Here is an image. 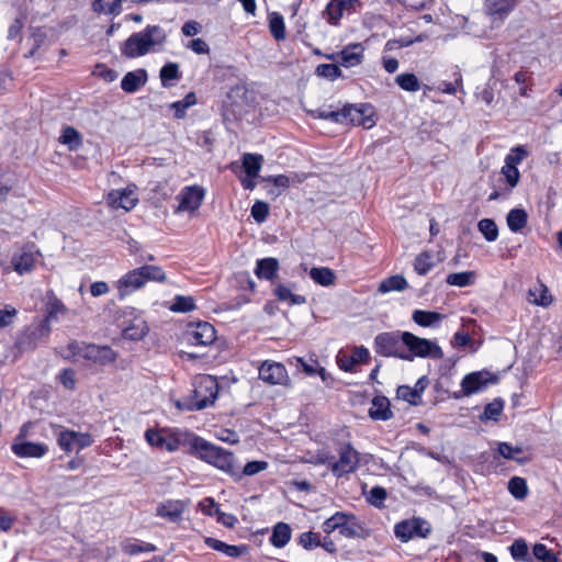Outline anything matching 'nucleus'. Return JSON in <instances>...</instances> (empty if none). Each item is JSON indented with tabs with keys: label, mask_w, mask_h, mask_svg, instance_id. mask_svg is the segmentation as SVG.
Returning a JSON list of instances; mask_svg holds the SVG:
<instances>
[{
	"label": "nucleus",
	"mask_w": 562,
	"mask_h": 562,
	"mask_svg": "<svg viewBox=\"0 0 562 562\" xmlns=\"http://www.w3.org/2000/svg\"><path fill=\"white\" fill-rule=\"evenodd\" d=\"M269 204L263 201H256L251 206V216L257 223H263L269 215Z\"/></svg>",
	"instance_id": "4d7b16f0"
},
{
	"label": "nucleus",
	"mask_w": 562,
	"mask_h": 562,
	"mask_svg": "<svg viewBox=\"0 0 562 562\" xmlns=\"http://www.w3.org/2000/svg\"><path fill=\"white\" fill-rule=\"evenodd\" d=\"M159 78L164 88H170L181 78L179 65L177 63H167L159 71Z\"/></svg>",
	"instance_id": "2f4dec72"
},
{
	"label": "nucleus",
	"mask_w": 562,
	"mask_h": 562,
	"mask_svg": "<svg viewBox=\"0 0 562 562\" xmlns=\"http://www.w3.org/2000/svg\"><path fill=\"white\" fill-rule=\"evenodd\" d=\"M477 229L487 241H495L498 237V228L494 220L483 218L477 223Z\"/></svg>",
	"instance_id": "37998d69"
},
{
	"label": "nucleus",
	"mask_w": 562,
	"mask_h": 562,
	"mask_svg": "<svg viewBox=\"0 0 562 562\" xmlns=\"http://www.w3.org/2000/svg\"><path fill=\"white\" fill-rule=\"evenodd\" d=\"M369 416L374 420H389L393 413L390 409V401L385 396H375L369 408Z\"/></svg>",
	"instance_id": "bb28decb"
},
{
	"label": "nucleus",
	"mask_w": 562,
	"mask_h": 562,
	"mask_svg": "<svg viewBox=\"0 0 562 562\" xmlns=\"http://www.w3.org/2000/svg\"><path fill=\"white\" fill-rule=\"evenodd\" d=\"M360 462L359 452L351 447L346 445L339 450V460L330 462V470L336 476H342L353 472Z\"/></svg>",
	"instance_id": "9b49d317"
},
{
	"label": "nucleus",
	"mask_w": 562,
	"mask_h": 562,
	"mask_svg": "<svg viewBox=\"0 0 562 562\" xmlns=\"http://www.w3.org/2000/svg\"><path fill=\"white\" fill-rule=\"evenodd\" d=\"M48 319L58 321L61 316L68 313V308L65 304L55 295L49 297L47 304Z\"/></svg>",
	"instance_id": "49530a36"
},
{
	"label": "nucleus",
	"mask_w": 562,
	"mask_h": 562,
	"mask_svg": "<svg viewBox=\"0 0 562 562\" xmlns=\"http://www.w3.org/2000/svg\"><path fill=\"white\" fill-rule=\"evenodd\" d=\"M167 41V34L159 25H147L142 32L133 33L121 47L127 58L144 56L159 50Z\"/></svg>",
	"instance_id": "f03ea898"
},
{
	"label": "nucleus",
	"mask_w": 562,
	"mask_h": 562,
	"mask_svg": "<svg viewBox=\"0 0 562 562\" xmlns=\"http://www.w3.org/2000/svg\"><path fill=\"white\" fill-rule=\"evenodd\" d=\"M310 114L315 119H324L335 123H344V114H340V110L333 111L326 108H321L310 111Z\"/></svg>",
	"instance_id": "864d4df0"
},
{
	"label": "nucleus",
	"mask_w": 562,
	"mask_h": 562,
	"mask_svg": "<svg viewBox=\"0 0 562 562\" xmlns=\"http://www.w3.org/2000/svg\"><path fill=\"white\" fill-rule=\"evenodd\" d=\"M291 528L285 522H278L272 530L270 542L276 548H283L291 539Z\"/></svg>",
	"instance_id": "7c9ffc66"
},
{
	"label": "nucleus",
	"mask_w": 562,
	"mask_h": 562,
	"mask_svg": "<svg viewBox=\"0 0 562 562\" xmlns=\"http://www.w3.org/2000/svg\"><path fill=\"white\" fill-rule=\"evenodd\" d=\"M503 411V402L501 400H494L485 406L483 417L485 419L497 420Z\"/></svg>",
	"instance_id": "bf43d9fd"
},
{
	"label": "nucleus",
	"mask_w": 562,
	"mask_h": 562,
	"mask_svg": "<svg viewBox=\"0 0 562 562\" xmlns=\"http://www.w3.org/2000/svg\"><path fill=\"white\" fill-rule=\"evenodd\" d=\"M184 512V504L180 501H168L157 507V515L170 521H177Z\"/></svg>",
	"instance_id": "cd10ccee"
},
{
	"label": "nucleus",
	"mask_w": 562,
	"mask_h": 562,
	"mask_svg": "<svg viewBox=\"0 0 562 562\" xmlns=\"http://www.w3.org/2000/svg\"><path fill=\"white\" fill-rule=\"evenodd\" d=\"M148 333V326L140 318L134 319L123 331V336L130 340H140Z\"/></svg>",
	"instance_id": "c9c22d12"
},
{
	"label": "nucleus",
	"mask_w": 562,
	"mask_h": 562,
	"mask_svg": "<svg viewBox=\"0 0 562 562\" xmlns=\"http://www.w3.org/2000/svg\"><path fill=\"white\" fill-rule=\"evenodd\" d=\"M145 438L151 447L173 452L184 446H189L191 449V439L195 438V435L180 429L168 432L165 430L148 429L145 432Z\"/></svg>",
	"instance_id": "39448f33"
},
{
	"label": "nucleus",
	"mask_w": 562,
	"mask_h": 562,
	"mask_svg": "<svg viewBox=\"0 0 562 562\" xmlns=\"http://www.w3.org/2000/svg\"><path fill=\"white\" fill-rule=\"evenodd\" d=\"M204 195V189L199 186L184 187L177 196L179 200V205L176 209V212L180 213L196 211L201 206Z\"/></svg>",
	"instance_id": "4468645a"
},
{
	"label": "nucleus",
	"mask_w": 562,
	"mask_h": 562,
	"mask_svg": "<svg viewBox=\"0 0 562 562\" xmlns=\"http://www.w3.org/2000/svg\"><path fill=\"white\" fill-rule=\"evenodd\" d=\"M370 353L364 347H356L351 355L339 353L337 357L338 366L346 372H352L355 366L368 361Z\"/></svg>",
	"instance_id": "4be33fe9"
},
{
	"label": "nucleus",
	"mask_w": 562,
	"mask_h": 562,
	"mask_svg": "<svg viewBox=\"0 0 562 562\" xmlns=\"http://www.w3.org/2000/svg\"><path fill=\"white\" fill-rule=\"evenodd\" d=\"M268 468L266 461H250L241 470L239 469L240 479L243 476H252L259 472L265 471Z\"/></svg>",
	"instance_id": "13d9d810"
},
{
	"label": "nucleus",
	"mask_w": 562,
	"mask_h": 562,
	"mask_svg": "<svg viewBox=\"0 0 562 562\" xmlns=\"http://www.w3.org/2000/svg\"><path fill=\"white\" fill-rule=\"evenodd\" d=\"M296 362H297V366H300L306 374H308V375L319 374L322 376V379L325 380L326 371L323 367H321L318 364L317 360L310 359L308 361H306L302 358H296Z\"/></svg>",
	"instance_id": "09e8293b"
},
{
	"label": "nucleus",
	"mask_w": 562,
	"mask_h": 562,
	"mask_svg": "<svg viewBox=\"0 0 562 562\" xmlns=\"http://www.w3.org/2000/svg\"><path fill=\"white\" fill-rule=\"evenodd\" d=\"M396 395L397 398L404 400L412 405H417L418 401L420 400V391L407 385L398 386Z\"/></svg>",
	"instance_id": "5fc2aeb1"
},
{
	"label": "nucleus",
	"mask_w": 562,
	"mask_h": 562,
	"mask_svg": "<svg viewBox=\"0 0 562 562\" xmlns=\"http://www.w3.org/2000/svg\"><path fill=\"white\" fill-rule=\"evenodd\" d=\"M322 529L327 535L338 531L345 538L360 537L363 532V527L358 518L345 512H337L327 518L322 524Z\"/></svg>",
	"instance_id": "0eeeda50"
},
{
	"label": "nucleus",
	"mask_w": 562,
	"mask_h": 562,
	"mask_svg": "<svg viewBox=\"0 0 562 562\" xmlns=\"http://www.w3.org/2000/svg\"><path fill=\"white\" fill-rule=\"evenodd\" d=\"M259 378L271 385L285 384L289 380L285 367L280 362L265 361L259 368Z\"/></svg>",
	"instance_id": "6ab92c4d"
},
{
	"label": "nucleus",
	"mask_w": 562,
	"mask_h": 562,
	"mask_svg": "<svg viewBox=\"0 0 562 562\" xmlns=\"http://www.w3.org/2000/svg\"><path fill=\"white\" fill-rule=\"evenodd\" d=\"M490 382L487 372H472L467 374L461 382L462 392L469 396L482 391Z\"/></svg>",
	"instance_id": "412c9836"
},
{
	"label": "nucleus",
	"mask_w": 562,
	"mask_h": 562,
	"mask_svg": "<svg viewBox=\"0 0 562 562\" xmlns=\"http://www.w3.org/2000/svg\"><path fill=\"white\" fill-rule=\"evenodd\" d=\"M175 313H188L195 308L194 299L187 295H177L169 307Z\"/></svg>",
	"instance_id": "a18cd8bd"
},
{
	"label": "nucleus",
	"mask_w": 562,
	"mask_h": 562,
	"mask_svg": "<svg viewBox=\"0 0 562 562\" xmlns=\"http://www.w3.org/2000/svg\"><path fill=\"white\" fill-rule=\"evenodd\" d=\"M299 543L304 549L311 550V549L319 547L321 539H319L317 533L312 532V531H307V532H303L300 536Z\"/></svg>",
	"instance_id": "052dcab7"
},
{
	"label": "nucleus",
	"mask_w": 562,
	"mask_h": 562,
	"mask_svg": "<svg viewBox=\"0 0 562 562\" xmlns=\"http://www.w3.org/2000/svg\"><path fill=\"white\" fill-rule=\"evenodd\" d=\"M526 156L527 151L522 147L518 146L514 148L509 155H507L505 164L517 167V165H519Z\"/></svg>",
	"instance_id": "0e129e2a"
},
{
	"label": "nucleus",
	"mask_w": 562,
	"mask_h": 562,
	"mask_svg": "<svg viewBox=\"0 0 562 562\" xmlns=\"http://www.w3.org/2000/svg\"><path fill=\"white\" fill-rule=\"evenodd\" d=\"M406 288H407L406 279L402 276L396 274V276H392V277L384 279L380 283L378 291L380 293H387L391 291H403Z\"/></svg>",
	"instance_id": "4c0bfd02"
},
{
	"label": "nucleus",
	"mask_w": 562,
	"mask_h": 562,
	"mask_svg": "<svg viewBox=\"0 0 562 562\" xmlns=\"http://www.w3.org/2000/svg\"><path fill=\"white\" fill-rule=\"evenodd\" d=\"M188 339L195 346H209L216 339V331L213 325L207 322L190 324Z\"/></svg>",
	"instance_id": "a211bd4d"
},
{
	"label": "nucleus",
	"mask_w": 562,
	"mask_h": 562,
	"mask_svg": "<svg viewBox=\"0 0 562 562\" xmlns=\"http://www.w3.org/2000/svg\"><path fill=\"white\" fill-rule=\"evenodd\" d=\"M147 79V71L143 68L128 71L121 81V88L126 93H134L146 85Z\"/></svg>",
	"instance_id": "5701e85b"
},
{
	"label": "nucleus",
	"mask_w": 562,
	"mask_h": 562,
	"mask_svg": "<svg viewBox=\"0 0 562 562\" xmlns=\"http://www.w3.org/2000/svg\"><path fill=\"white\" fill-rule=\"evenodd\" d=\"M516 0H486L485 10L494 20L503 21L515 8Z\"/></svg>",
	"instance_id": "b1692460"
},
{
	"label": "nucleus",
	"mask_w": 562,
	"mask_h": 562,
	"mask_svg": "<svg viewBox=\"0 0 562 562\" xmlns=\"http://www.w3.org/2000/svg\"><path fill=\"white\" fill-rule=\"evenodd\" d=\"M430 531V524L418 517L403 520L394 527V533L402 542H407L413 538H427Z\"/></svg>",
	"instance_id": "9d476101"
},
{
	"label": "nucleus",
	"mask_w": 562,
	"mask_h": 562,
	"mask_svg": "<svg viewBox=\"0 0 562 562\" xmlns=\"http://www.w3.org/2000/svg\"><path fill=\"white\" fill-rule=\"evenodd\" d=\"M241 161L246 175L250 178H256L261 169L263 157L247 153L243 155Z\"/></svg>",
	"instance_id": "f704fd0d"
},
{
	"label": "nucleus",
	"mask_w": 562,
	"mask_h": 562,
	"mask_svg": "<svg viewBox=\"0 0 562 562\" xmlns=\"http://www.w3.org/2000/svg\"><path fill=\"white\" fill-rule=\"evenodd\" d=\"M166 274L158 266H142L122 276L117 283L120 297H125L143 288L148 281L165 282Z\"/></svg>",
	"instance_id": "20e7f679"
},
{
	"label": "nucleus",
	"mask_w": 562,
	"mask_h": 562,
	"mask_svg": "<svg viewBox=\"0 0 562 562\" xmlns=\"http://www.w3.org/2000/svg\"><path fill=\"white\" fill-rule=\"evenodd\" d=\"M16 316V310L13 307L10 308H0V329H3L10 326Z\"/></svg>",
	"instance_id": "774afa93"
},
{
	"label": "nucleus",
	"mask_w": 562,
	"mask_h": 562,
	"mask_svg": "<svg viewBox=\"0 0 562 562\" xmlns=\"http://www.w3.org/2000/svg\"><path fill=\"white\" fill-rule=\"evenodd\" d=\"M376 353L383 357H395L404 360L405 345L403 342V331H389L379 334L374 339Z\"/></svg>",
	"instance_id": "1a4fd4ad"
},
{
	"label": "nucleus",
	"mask_w": 562,
	"mask_h": 562,
	"mask_svg": "<svg viewBox=\"0 0 562 562\" xmlns=\"http://www.w3.org/2000/svg\"><path fill=\"white\" fill-rule=\"evenodd\" d=\"M310 277L315 283L322 286L334 284L336 279L335 272L327 267L312 268L310 270Z\"/></svg>",
	"instance_id": "e433bc0d"
},
{
	"label": "nucleus",
	"mask_w": 562,
	"mask_h": 562,
	"mask_svg": "<svg viewBox=\"0 0 562 562\" xmlns=\"http://www.w3.org/2000/svg\"><path fill=\"white\" fill-rule=\"evenodd\" d=\"M508 491L516 499H525L528 494L526 480L519 476L512 477L508 482Z\"/></svg>",
	"instance_id": "79ce46f5"
},
{
	"label": "nucleus",
	"mask_w": 562,
	"mask_h": 562,
	"mask_svg": "<svg viewBox=\"0 0 562 562\" xmlns=\"http://www.w3.org/2000/svg\"><path fill=\"white\" fill-rule=\"evenodd\" d=\"M67 356L90 360L101 366L112 363L116 359V353L109 346L87 345L83 342L71 341L67 346Z\"/></svg>",
	"instance_id": "6e6552de"
},
{
	"label": "nucleus",
	"mask_w": 562,
	"mask_h": 562,
	"mask_svg": "<svg viewBox=\"0 0 562 562\" xmlns=\"http://www.w3.org/2000/svg\"><path fill=\"white\" fill-rule=\"evenodd\" d=\"M92 442L93 439L91 435L87 432H77L75 430L66 429L60 431L58 436V445L66 452L82 450L90 447Z\"/></svg>",
	"instance_id": "dca6fc26"
},
{
	"label": "nucleus",
	"mask_w": 562,
	"mask_h": 562,
	"mask_svg": "<svg viewBox=\"0 0 562 562\" xmlns=\"http://www.w3.org/2000/svg\"><path fill=\"white\" fill-rule=\"evenodd\" d=\"M528 301L531 304L546 307L551 304L552 297L549 293L548 288L544 284L539 283L533 288L529 289Z\"/></svg>",
	"instance_id": "c756f323"
},
{
	"label": "nucleus",
	"mask_w": 562,
	"mask_h": 562,
	"mask_svg": "<svg viewBox=\"0 0 562 562\" xmlns=\"http://www.w3.org/2000/svg\"><path fill=\"white\" fill-rule=\"evenodd\" d=\"M440 261L441 258L438 255L430 250H425L415 258L414 270L419 276H425Z\"/></svg>",
	"instance_id": "a878e982"
},
{
	"label": "nucleus",
	"mask_w": 562,
	"mask_h": 562,
	"mask_svg": "<svg viewBox=\"0 0 562 562\" xmlns=\"http://www.w3.org/2000/svg\"><path fill=\"white\" fill-rule=\"evenodd\" d=\"M191 453L229 474L235 481L240 480L239 465L236 464L235 457L232 452L212 445L198 436L191 439Z\"/></svg>",
	"instance_id": "f257e3e1"
},
{
	"label": "nucleus",
	"mask_w": 562,
	"mask_h": 562,
	"mask_svg": "<svg viewBox=\"0 0 562 562\" xmlns=\"http://www.w3.org/2000/svg\"><path fill=\"white\" fill-rule=\"evenodd\" d=\"M274 293L280 301H290L291 304L300 305L306 302L303 295L293 294L291 290L284 285H278Z\"/></svg>",
	"instance_id": "8fccbe9b"
},
{
	"label": "nucleus",
	"mask_w": 562,
	"mask_h": 562,
	"mask_svg": "<svg viewBox=\"0 0 562 562\" xmlns=\"http://www.w3.org/2000/svg\"><path fill=\"white\" fill-rule=\"evenodd\" d=\"M412 318L422 327H432L443 318V315L435 311L415 310Z\"/></svg>",
	"instance_id": "72a5a7b5"
},
{
	"label": "nucleus",
	"mask_w": 562,
	"mask_h": 562,
	"mask_svg": "<svg viewBox=\"0 0 562 562\" xmlns=\"http://www.w3.org/2000/svg\"><path fill=\"white\" fill-rule=\"evenodd\" d=\"M279 269L276 258H263L257 261L255 273L259 279L272 280Z\"/></svg>",
	"instance_id": "c85d7f7f"
},
{
	"label": "nucleus",
	"mask_w": 562,
	"mask_h": 562,
	"mask_svg": "<svg viewBox=\"0 0 562 562\" xmlns=\"http://www.w3.org/2000/svg\"><path fill=\"white\" fill-rule=\"evenodd\" d=\"M386 498V491L381 486H374L371 488L369 494V502L374 506H380Z\"/></svg>",
	"instance_id": "69168bd1"
},
{
	"label": "nucleus",
	"mask_w": 562,
	"mask_h": 562,
	"mask_svg": "<svg viewBox=\"0 0 562 562\" xmlns=\"http://www.w3.org/2000/svg\"><path fill=\"white\" fill-rule=\"evenodd\" d=\"M396 85L408 92H416L420 89L418 78L412 72L400 74L395 77Z\"/></svg>",
	"instance_id": "ea45409f"
},
{
	"label": "nucleus",
	"mask_w": 562,
	"mask_h": 562,
	"mask_svg": "<svg viewBox=\"0 0 562 562\" xmlns=\"http://www.w3.org/2000/svg\"><path fill=\"white\" fill-rule=\"evenodd\" d=\"M106 201L113 209L131 211L138 203L137 187L130 184L124 189L112 190L108 193Z\"/></svg>",
	"instance_id": "f8f14e48"
},
{
	"label": "nucleus",
	"mask_w": 562,
	"mask_h": 562,
	"mask_svg": "<svg viewBox=\"0 0 562 562\" xmlns=\"http://www.w3.org/2000/svg\"><path fill=\"white\" fill-rule=\"evenodd\" d=\"M42 256L41 251L33 245H27L18 250L11 260L14 271L19 274L29 273L33 270L37 259Z\"/></svg>",
	"instance_id": "2eb2a0df"
},
{
	"label": "nucleus",
	"mask_w": 562,
	"mask_h": 562,
	"mask_svg": "<svg viewBox=\"0 0 562 562\" xmlns=\"http://www.w3.org/2000/svg\"><path fill=\"white\" fill-rule=\"evenodd\" d=\"M403 342L407 348L404 357L406 361H413L416 357L436 360L443 358V351L436 341L418 337L409 331H403Z\"/></svg>",
	"instance_id": "423d86ee"
},
{
	"label": "nucleus",
	"mask_w": 562,
	"mask_h": 562,
	"mask_svg": "<svg viewBox=\"0 0 562 562\" xmlns=\"http://www.w3.org/2000/svg\"><path fill=\"white\" fill-rule=\"evenodd\" d=\"M316 74L319 77L327 78L329 80H335L342 76V72L337 63L333 64H321L316 67Z\"/></svg>",
	"instance_id": "603ef678"
},
{
	"label": "nucleus",
	"mask_w": 562,
	"mask_h": 562,
	"mask_svg": "<svg viewBox=\"0 0 562 562\" xmlns=\"http://www.w3.org/2000/svg\"><path fill=\"white\" fill-rule=\"evenodd\" d=\"M61 144L68 145L69 149H77L81 145V136L74 127H66L59 137Z\"/></svg>",
	"instance_id": "c03bdc74"
},
{
	"label": "nucleus",
	"mask_w": 562,
	"mask_h": 562,
	"mask_svg": "<svg viewBox=\"0 0 562 562\" xmlns=\"http://www.w3.org/2000/svg\"><path fill=\"white\" fill-rule=\"evenodd\" d=\"M510 553L515 560L532 562V559L528 555V546L525 540H515L510 546Z\"/></svg>",
	"instance_id": "3c124183"
},
{
	"label": "nucleus",
	"mask_w": 562,
	"mask_h": 562,
	"mask_svg": "<svg viewBox=\"0 0 562 562\" xmlns=\"http://www.w3.org/2000/svg\"><path fill=\"white\" fill-rule=\"evenodd\" d=\"M475 277L476 274L474 271L456 272L448 274L446 282L449 285L464 288L473 284Z\"/></svg>",
	"instance_id": "58836bf2"
},
{
	"label": "nucleus",
	"mask_w": 562,
	"mask_h": 562,
	"mask_svg": "<svg viewBox=\"0 0 562 562\" xmlns=\"http://www.w3.org/2000/svg\"><path fill=\"white\" fill-rule=\"evenodd\" d=\"M204 542L209 548H211L215 551L222 552L226 557H229V558L241 557L243 554L247 553V551H248V547L245 544H241V546L227 544L218 539L211 538V537L205 538Z\"/></svg>",
	"instance_id": "393cba45"
},
{
	"label": "nucleus",
	"mask_w": 562,
	"mask_h": 562,
	"mask_svg": "<svg viewBox=\"0 0 562 562\" xmlns=\"http://www.w3.org/2000/svg\"><path fill=\"white\" fill-rule=\"evenodd\" d=\"M345 10H342L339 4L334 2L333 0L327 4L326 14L328 16V21L333 24L337 23V21L342 16Z\"/></svg>",
	"instance_id": "338daca9"
},
{
	"label": "nucleus",
	"mask_w": 562,
	"mask_h": 562,
	"mask_svg": "<svg viewBox=\"0 0 562 562\" xmlns=\"http://www.w3.org/2000/svg\"><path fill=\"white\" fill-rule=\"evenodd\" d=\"M269 29H270L272 36L277 41H282L285 38V26H284V21H283L282 15H280L278 13H273L270 16Z\"/></svg>",
	"instance_id": "de8ad7c7"
},
{
	"label": "nucleus",
	"mask_w": 562,
	"mask_h": 562,
	"mask_svg": "<svg viewBox=\"0 0 562 562\" xmlns=\"http://www.w3.org/2000/svg\"><path fill=\"white\" fill-rule=\"evenodd\" d=\"M364 48L361 44H350L340 52L325 55L328 60L337 63L345 68L359 66L363 60Z\"/></svg>",
	"instance_id": "ddd939ff"
},
{
	"label": "nucleus",
	"mask_w": 562,
	"mask_h": 562,
	"mask_svg": "<svg viewBox=\"0 0 562 562\" xmlns=\"http://www.w3.org/2000/svg\"><path fill=\"white\" fill-rule=\"evenodd\" d=\"M218 395L217 380L212 375H202L194 382V389L177 406L184 411H201L214 404Z\"/></svg>",
	"instance_id": "7ed1b4c3"
},
{
	"label": "nucleus",
	"mask_w": 562,
	"mask_h": 562,
	"mask_svg": "<svg viewBox=\"0 0 562 562\" xmlns=\"http://www.w3.org/2000/svg\"><path fill=\"white\" fill-rule=\"evenodd\" d=\"M201 512L207 516H216L220 506L212 497H206L199 503Z\"/></svg>",
	"instance_id": "e2e57ef3"
},
{
	"label": "nucleus",
	"mask_w": 562,
	"mask_h": 562,
	"mask_svg": "<svg viewBox=\"0 0 562 562\" xmlns=\"http://www.w3.org/2000/svg\"><path fill=\"white\" fill-rule=\"evenodd\" d=\"M340 114H344V123H351L352 125H362L364 127H371L374 124L372 120V108L368 104L361 105H345L340 110Z\"/></svg>",
	"instance_id": "f3484780"
},
{
	"label": "nucleus",
	"mask_w": 562,
	"mask_h": 562,
	"mask_svg": "<svg viewBox=\"0 0 562 562\" xmlns=\"http://www.w3.org/2000/svg\"><path fill=\"white\" fill-rule=\"evenodd\" d=\"M502 173L504 175V177L510 188H514L517 186V183L519 181V171H518L517 167L505 164L502 167Z\"/></svg>",
	"instance_id": "680f3d73"
},
{
	"label": "nucleus",
	"mask_w": 562,
	"mask_h": 562,
	"mask_svg": "<svg viewBox=\"0 0 562 562\" xmlns=\"http://www.w3.org/2000/svg\"><path fill=\"white\" fill-rule=\"evenodd\" d=\"M453 77H454L453 82L441 81L438 85L437 89L440 92L446 93V94H456L458 91H460L464 94L465 92L463 89L462 75H461L460 70L454 71Z\"/></svg>",
	"instance_id": "a19ab883"
},
{
	"label": "nucleus",
	"mask_w": 562,
	"mask_h": 562,
	"mask_svg": "<svg viewBox=\"0 0 562 562\" xmlns=\"http://www.w3.org/2000/svg\"><path fill=\"white\" fill-rule=\"evenodd\" d=\"M527 221L528 214L524 209H513L506 216L507 226L513 233L521 232Z\"/></svg>",
	"instance_id": "473e14b6"
},
{
	"label": "nucleus",
	"mask_w": 562,
	"mask_h": 562,
	"mask_svg": "<svg viewBox=\"0 0 562 562\" xmlns=\"http://www.w3.org/2000/svg\"><path fill=\"white\" fill-rule=\"evenodd\" d=\"M532 553L540 562H558L557 555L542 543H536Z\"/></svg>",
	"instance_id": "6e6d98bb"
},
{
	"label": "nucleus",
	"mask_w": 562,
	"mask_h": 562,
	"mask_svg": "<svg viewBox=\"0 0 562 562\" xmlns=\"http://www.w3.org/2000/svg\"><path fill=\"white\" fill-rule=\"evenodd\" d=\"M11 449L19 458H42L48 451V447L45 443L18 440H14Z\"/></svg>",
	"instance_id": "aec40b11"
}]
</instances>
